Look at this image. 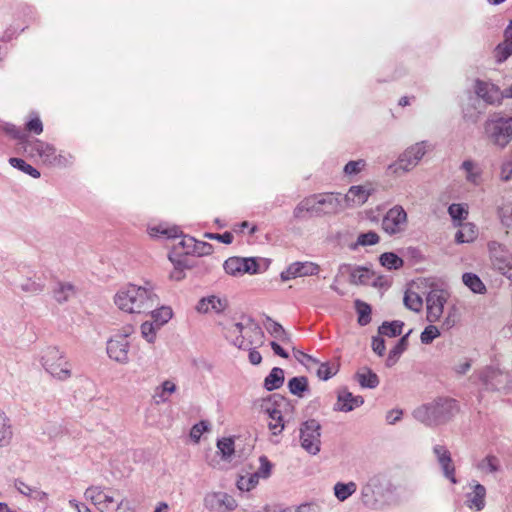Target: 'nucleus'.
<instances>
[{"label": "nucleus", "mask_w": 512, "mask_h": 512, "mask_svg": "<svg viewBox=\"0 0 512 512\" xmlns=\"http://www.w3.org/2000/svg\"><path fill=\"white\" fill-rule=\"evenodd\" d=\"M479 469L487 473H495L499 470V460L496 456L488 455L479 463Z\"/></svg>", "instance_id": "obj_52"}, {"label": "nucleus", "mask_w": 512, "mask_h": 512, "mask_svg": "<svg viewBox=\"0 0 512 512\" xmlns=\"http://www.w3.org/2000/svg\"><path fill=\"white\" fill-rule=\"evenodd\" d=\"M403 411L401 409H392L386 414V421L390 425H394L401 420Z\"/></svg>", "instance_id": "obj_64"}, {"label": "nucleus", "mask_w": 512, "mask_h": 512, "mask_svg": "<svg viewBox=\"0 0 512 512\" xmlns=\"http://www.w3.org/2000/svg\"><path fill=\"white\" fill-rule=\"evenodd\" d=\"M457 410L456 401L450 398H438L417 407L413 417L429 427H435L450 421Z\"/></svg>", "instance_id": "obj_2"}, {"label": "nucleus", "mask_w": 512, "mask_h": 512, "mask_svg": "<svg viewBox=\"0 0 512 512\" xmlns=\"http://www.w3.org/2000/svg\"><path fill=\"white\" fill-rule=\"evenodd\" d=\"M335 281L339 285H352V286H368L377 285L383 286L380 282V277H375L374 272L362 266H355L351 264H342L338 269Z\"/></svg>", "instance_id": "obj_6"}, {"label": "nucleus", "mask_w": 512, "mask_h": 512, "mask_svg": "<svg viewBox=\"0 0 512 512\" xmlns=\"http://www.w3.org/2000/svg\"><path fill=\"white\" fill-rule=\"evenodd\" d=\"M217 448L224 460H229L234 454V441L232 438H222L217 441Z\"/></svg>", "instance_id": "obj_51"}, {"label": "nucleus", "mask_w": 512, "mask_h": 512, "mask_svg": "<svg viewBox=\"0 0 512 512\" xmlns=\"http://www.w3.org/2000/svg\"><path fill=\"white\" fill-rule=\"evenodd\" d=\"M224 270L227 274L238 276L245 273L255 274L260 271V263L257 258L230 257L224 262Z\"/></svg>", "instance_id": "obj_14"}, {"label": "nucleus", "mask_w": 512, "mask_h": 512, "mask_svg": "<svg viewBox=\"0 0 512 512\" xmlns=\"http://www.w3.org/2000/svg\"><path fill=\"white\" fill-rule=\"evenodd\" d=\"M174 250H178L182 256L183 254H193L202 257L210 255L213 252V246L208 242L196 240L194 237H184Z\"/></svg>", "instance_id": "obj_18"}, {"label": "nucleus", "mask_w": 512, "mask_h": 512, "mask_svg": "<svg viewBox=\"0 0 512 512\" xmlns=\"http://www.w3.org/2000/svg\"><path fill=\"white\" fill-rule=\"evenodd\" d=\"M259 482V477L253 473H246L244 475H240L237 480V487L241 491H250L256 487Z\"/></svg>", "instance_id": "obj_49"}, {"label": "nucleus", "mask_w": 512, "mask_h": 512, "mask_svg": "<svg viewBox=\"0 0 512 512\" xmlns=\"http://www.w3.org/2000/svg\"><path fill=\"white\" fill-rule=\"evenodd\" d=\"M356 490L357 485L352 481L348 483L338 482L334 486L335 497L341 502L348 499L352 494L356 492Z\"/></svg>", "instance_id": "obj_37"}, {"label": "nucleus", "mask_w": 512, "mask_h": 512, "mask_svg": "<svg viewBox=\"0 0 512 512\" xmlns=\"http://www.w3.org/2000/svg\"><path fill=\"white\" fill-rule=\"evenodd\" d=\"M468 207L466 204L453 203L448 207V214L453 220L454 226L462 223L468 217Z\"/></svg>", "instance_id": "obj_41"}, {"label": "nucleus", "mask_w": 512, "mask_h": 512, "mask_svg": "<svg viewBox=\"0 0 512 512\" xmlns=\"http://www.w3.org/2000/svg\"><path fill=\"white\" fill-rule=\"evenodd\" d=\"M41 361L45 370L53 377L66 380L71 376V365L57 347L46 348L43 351Z\"/></svg>", "instance_id": "obj_9"}, {"label": "nucleus", "mask_w": 512, "mask_h": 512, "mask_svg": "<svg viewBox=\"0 0 512 512\" xmlns=\"http://www.w3.org/2000/svg\"><path fill=\"white\" fill-rule=\"evenodd\" d=\"M502 377V372L491 366H487L479 372V379L487 390H497L502 383Z\"/></svg>", "instance_id": "obj_26"}, {"label": "nucleus", "mask_w": 512, "mask_h": 512, "mask_svg": "<svg viewBox=\"0 0 512 512\" xmlns=\"http://www.w3.org/2000/svg\"><path fill=\"white\" fill-rule=\"evenodd\" d=\"M462 281L468 288H485L480 278L474 273H464Z\"/></svg>", "instance_id": "obj_56"}, {"label": "nucleus", "mask_w": 512, "mask_h": 512, "mask_svg": "<svg viewBox=\"0 0 512 512\" xmlns=\"http://www.w3.org/2000/svg\"><path fill=\"white\" fill-rule=\"evenodd\" d=\"M455 227H459L458 231L455 234L456 243H470L477 238L478 230L473 223H457Z\"/></svg>", "instance_id": "obj_30"}, {"label": "nucleus", "mask_w": 512, "mask_h": 512, "mask_svg": "<svg viewBox=\"0 0 512 512\" xmlns=\"http://www.w3.org/2000/svg\"><path fill=\"white\" fill-rule=\"evenodd\" d=\"M73 162V156L69 153L60 152L56 153L55 160L52 161L51 166L67 167Z\"/></svg>", "instance_id": "obj_59"}, {"label": "nucleus", "mask_w": 512, "mask_h": 512, "mask_svg": "<svg viewBox=\"0 0 512 512\" xmlns=\"http://www.w3.org/2000/svg\"><path fill=\"white\" fill-rule=\"evenodd\" d=\"M221 325L226 339L239 349H249L255 344L263 343L264 333L251 317L243 316L240 322Z\"/></svg>", "instance_id": "obj_1"}, {"label": "nucleus", "mask_w": 512, "mask_h": 512, "mask_svg": "<svg viewBox=\"0 0 512 512\" xmlns=\"http://www.w3.org/2000/svg\"><path fill=\"white\" fill-rule=\"evenodd\" d=\"M227 300L225 298H219L214 295L209 296L207 298H202L197 306L196 310L199 313H208L209 311H214L216 313H220L227 307Z\"/></svg>", "instance_id": "obj_29"}, {"label": "nucleus", "mask_w": 512, "mask_h": 512, "mask_svg": "<svg viewBox=\"0 0 512 512\" xmlns=\"http://www.w3.org/2000/svg\"><path fill=\"white\" fill-rule=\"evenodd\" d=\"M403 326L404 323L400 320L392 322L385 321L379 326L378 333L383 336L396 337L402 333Z\"/></svg>", "instance_id": "obj_38"}, {"label": "nucleus", "mask_w": 512, "mask_h": 512, "mask_svg": "<svg viewBox=\"0 0 512 512\" xmlns=\"http://www.w3.org/2000/svg\"><path fill=\"white\" fill-rule=\"evenodd\" d=\"M447 300L446 290H430L426 297L427 313L430 321H436L443 313Z\"/></svg>", "instance_id": "obj_19"}, {"label": "nucleus", "mask_w": 512, "mask_h": 512, "mask_svg": "<svg viewBox=\"0 0 512 512\" xmlns=\"http://www.w3.org/2000/svg\"><path fill=\"white\" fill-rule=\"evenodd\" d=\"M131 331V327L125 328L123 333H118L107 341L106 350L109 358L120 364L128 363L130 349L128 336Z\"/></svg>", "instance_id": "obj_12"}, {"label": "nucleus", "mask_w": 512, "mask_h": 512, "mask_svg": "<svg viewBox=\"0 0 512 512\" xmlns=\"http://www.w3.org/2000/svg\"><path fill=\"white\" fill-rule=\"evenodd\" d=\"M365 165H366V162L363 159H359V160H356V161H349L344 166V173L346 175L357 174V173L361 172L364 169Z\"/></svg>", "instance_id": "obj_58"}, {"label": "nucleus", "mask_w": 512, "mask_h": 512, "mask_svg": "<svg viewBox=\"0 0 512 512\" xmlns=\"http://www.w3.org/2000/svg\"><path fill=\"white\" fill-rule=\"evenodd\" d=\"M294 356L301 364H303L310 371H312L313 369V364H317L316 358L300 350H294Z\"/></svg>", "instance_id": "obj_55"}, {"label": "nucleus", "mask_w": 512, "mask_h": 512, "mask_svg": "<svg viewBox=\"0 0 512 512\" xmlns=\"http://www.w3.org/2000/svg\"><path fill=\"white\" fill-rule=\"evenodd\" d=\"M172 315V309L168 306H162L151 312L152 320L159 329L172 318Z\"/></svg>", "instance_id": "obj_44"}, {"label": "nucleus", "mask_w": 512, "mask_h": 512, "mask_svg": "<svg viewBox=\"0 0 512 512\" xmlns=\"http://www.w3.org/2000/svg\"><path fill=\"white\" fill-rule=\"evenodd\" d=\"M288 389L291 394L303 397L304 392L308 391V379L304 376L293 377L288 381Z\"/></svg>", "instance_id": "obj_40"}, {"label": "nucleus", "mask_w": 512, "mask_h": 512, "mask_svg": "<svg viewBox=\"0 0 512 512\" xmlns=\"http://www.w3.org/2000/svg\"><path fill=\"white\" fill-rule=\"evenodd\" d=\"M412 330H410L407 334L402 336L397 344L393 347L392 350L389 352L388 359L386 361L387 366H392L396 363L399 356L407 349L408 347V337L411 334Z\"/></svg>", "instance_id": "obj_36"}, {"label": "nucleus", "mask_w": 512, "mask_h": 512, "mask_svg": "<svg viewBox=\"0 0 512 512\" xmlns=\"http://www.w3.org/2000/svg\"><path fill=\"white\" fill-rule=\"evenodd\" d=\"M159 328H156L154 322H144L141 325V334L149 343H153L156 338V332Z\"/></svg>", "instance_id": "obj_54"}, {"label": "nucleus", "mask_w": 512, "mask_h": 512, "mask_svg": "<svg viewBox=\"0 0 512 512\" xmlns=\"http://www.w3.org/2000/svg\"><path fill=\"white\" fill-rule=\"evenodd\" d=\"M260 467L257 471H255V474L262 479H267L270 477L272 472V463L268 460L266 456H261L259 458Z\"/></svg>", "instance_id": "obj_53"}, {"label": "nucleus", "mask_w": 512, "mask_h": 512, "mask_svg": "<svg viewBox=\"0 0 512 512\" xmlns=\"http://www.w3.org/2000/svg\"><path fill=\"white\" fill-rule=\"evenodd\" d=\"M312 370L315 371L319 379L326 381L337 374L339 371V365L331 364L330 362L321 363L317 360V364H313Z\"/></svg>", "instance_id": "obj_34"}, {"label": "nucleus", "mask_w": 512, "mask_h": 512, "mask_svg": "<svg viewBox=\"0 0 512 512\" xmlns=\"http://www.w3.org/2000/svg\"><path fill=\"white\" fill-rule=\"evenodd\" d=\"M355 310L358 314V324L366 326L371 322V306L362 300H355Z\"/></svg>", "instance_id": "obj_39"}, {"label": "nucleus", "mask_w": 512, "mask_h": 512, "mask_svg": "<svg viewBox=\"0 0 512 512\" xmlns=\"http://www.w3.org/2000/svg\"><path fill=\"white\" fill-rule=\"evenodd\" d=\"M473 88L477 97L483 100L487 105L498 106L502 103V90L491 81L477 79L474 82Z\"/></svg>", "instance_id": "obj_15"}, {"label": "nucleus", "mask_w": 512, "mask_h": 512, "mask_svg": "<svg viewBox=\"0 0 512 512\" xmlns=\"http://www.w3.org/2000/svg\"><path fill=\"white\" fill-rule=\"evenodd\" d=\"M170 259L175 264V268L173 272L171 273V277L176 280H180L184 278V271L183 266H187V259L183 260L182 255L179 253L178 250H173V252L170 255Z\"/></svg>", "instance_id": "obj_46"}, {"label": "nucleus", "mask_w": 512, "mask_h": 512, "mask_svg": "<svg viewBox=\"0 0 512 512\" xmlns=\"http://www.w3.org/2000/svg\"><path fill=\"white\" fill-rule=\"evenodd\" d=\"M176 391V385L170 381L166 380L164 381L160 387H158L154 394V399L157 404L164 403L168 401L169 394H172Z\"/></svg>", "instance_id": "obj_43"}, {"label": "nucleus", "mask_w": 512, "mask_h": 512, "mask_svg": "<svg viewBox=\"0 0 512 512\" xmlns=\"http://www.w3.org/2000/svg\"><path fill=\"white\" fill-rule=\"evenodd\" d=\"M320 267L314 262H293L281 272L280 277L282 281H290L299 277L317 275Z\"/></svg>", "instance_id": "obj_17"}, {"label": "nucleus", "mask_w": 512, "mask_h": 512, "mask_svg": "<svg viewBox=\"0 0 512 512\" xmlns=\"http://www.w3.org/2000/svg\"><path fill=\"white\" fill-rule=\"evenodd\" d=\"M13 438V430L9 417L0 408V447H6Z\"/></svg>", "instance_id": "obj_32"}, {"label": "nucleus", "mask_w": 512, "mask_h": 512, "mask_svg": "<svg viewBox=\"0 0 512 512\" xmlns=\"http://www.w3.org/2000/svg\"><path fill=\"white\" fill-rule=\"evenodd\" d=\"M460 169L464 172L465 179L468 183L475 186L481 184L483 171L477 162L471 159L464 160L460 166Z\"/></svg>", "instance_id": "obj_28"}, {"label": "nucleus", "mask_w": 512, "mask_h": 512, "mask_svg": "<svg viewBox=\"0 0 512 512\" xmlns=\"http://www.w3.org/2000/svg\"><path fill=\"white\" fill-rule=\"evenodd\" d=\"M487 140L499 149H504L512 142V117L493 113L483 124Z\"/></svg>", "instance_id": "obj_4"}, {"label": "nucleus", "mask_w": 512, "mask_h": 512, "mask_svg": "<svg viewBox=\"0 0 512 512\" xmlns=\"http://www.w3.org/2000/svg\"><path fill=\"white\" fill-rule=\"evenodd\" d=\"M503 37L504 40L493 51L494 59L499 64L505 62L512 55V20L505 28Z\"/></svg>", "instance_id": "obj_23"}, {"label": "nucleus", "mask_w": 512, "mask_h": 512, "mask_svg": "<svg viewBox=\"0 0 512 512\" xmlns=\"http://www.w3.org/2000/svg\"><path fill=\"white\" fill-rule=\"evenodd\" d=\"M408 226V215L404 207L397 204L391 207L383 216L382 230L389 236L402 234Z\"/></svg>", "instance_id": "obj_11"}, {"label": "nucleus", "mask_w": 512, "mask_h": 512, "mask_svg": "<svg viewBox=\"0 0 512 512\" xmlns=\"http://www.w3.org/2000/svg\"><path fill=\"white\" fill-rule=\"evenodd\" d=\"M9 164L13 168L18 169L35 179L39 178L41 175L40 172L36 168H34L33 166H31L30 164H28L26 161H24L21 158L12 157L9 159Z\"/></svg>", "instance_id": "obj_45"}, {"label": "nucleus", "mask_w": 512, "mask_h": 512, "mask_svg": "<svg viewBox=\"0 0 512 512\" xmlns=\"http://www.w3.org/2000/svg\"><path fill=\"white\" fill-rule=\"evenodd\" d=\"M6 131L20 140L24 152L31 157H39L41 161L51 166L55 160L56 149L53 145L43 142L40 139H28L21 131L13 125H7Z\"/></svg>", "instance_id": "obj_7"}, {"label": "nucleus", "mask_w": 512, "mask_h": 512, "mask_svg": "<svg viewBox=\"0 0 512 512\" xmlns=\"http://www.w3.org/2000/svg\"><path fill=\"white\" fill-rule=\"evenodd\" d=\"M356 379L361 387L374 389L379 385V378L371 369L364 367L356 373Z\"/></svg>", "instance_id": "obj_33"}, {"label": "nucleus", "mask_w": 512, "mask_h": 512, "mask_svg": "<svg viewBox=\"0 0 512 512\" xmlns=\"http://www.w3.org/2000/svg\"><path fill=\"white\" fill-rule=\"evenodd\" d=\"M379 261L383 267H385L389 270L400 269L404 264V261L402 260V258H400L398 255H396L393 252H385V253L381 254L379 257Z\"/></svg>", "instance_id": "obj_42"}, {"label": "nucleus", "mask_w": 512, "mask_h": 512, "mask_svg": "<svg viewBox=\"0 0 512 512\" xmlns=\"http://www.w3.org/2000/svg\"><path fill=\"white\" fill-rule=\"evenodd\" d=\"M204 506L210 511L229 512L237 507V502L225 492H211L204 497Z\"/></svg>", "instance_id": "obj_16"}, {"label": "nucleus", "mask_w": 512, "mask_h": 512, "mask_svg": "<svg viewBox=\"0 0 512 512\" xmlns=\"http://www.w3.org/2000/svg\"><path fill=\"white\" fill-rule=\"evenodd\" d=\"M84 497L90 500L100 512H107L110 504L114 502L113 496L103 492L100 486H90L84 492Z\"/></svg>", "instance_id": "obj_22"}, {"label": "nucleus", "mask_w": 512, "mask_h": 512, "mask_svg": "<svg viewBox=\"0 0 512 512\" xmlns=\"http://www.w3.org/2000/svg\"><path fill=\"white\" fill-rule=\"evenodd\" d=\"M275 403L271 401L265 402L262 407L264 411L267 413L271 421L268 426L269 429L273 432L274 435H277L282 432L284 429L283 418L281 411L275 406Z\"/></svg>", "instance_id": "obj_27"}, {"label": "nucleus", "mask_w": 512, "mask_h": 512, "mask_svg": "<svg viewBox=\"0 0 512 512\" xmlns=\"http://www.w3.org/2000/svg\"><path fill=\"white\" fill-rule=\"evenodd\" d=\"M372 349L377 355L383 356L386 350L384 339L381 337H373Z\"/></svg>", "instance_id": "obj_63"}, {"label": "nucleus", "mask_w": 512, "mask_h": 512, "mask_svg": "<svg viewBox=\"0 0 512 512\" xmlns=\"http://www.w3.org/2000/svg\"><path fill=\"white\" fill-rule=\"evenodd\" d=\"M380 237L374 231H368L366 233H361L357 237V241L354 245L351 246L352 249H356L357 246H371L375 245L379 242Z\"/></svg>", "instance_id": "obj_50"}, {"label": "nucleus", "mask_w": 512, "mask_h": 512, "mask_svg": "<svg viewBox=\"0 0 512 512\" xmlns=\"http://www.w3.org/2000/svg\"><path fill=\"white\" fill-rule=\"evenodd\" d=\"M403 301L408 309L415 312L420 311L423 305L422 297L414 290H405Z\"/></svg>", "instance_id": "obj_48"}, {"label": "nucleus", "mask_w": 512, "mask_h": 512, "mask_svg": "<svg viewBox=\"0 0 512 512\" xmlns=\"http://www.w3.org/2000/svg\"><path fill=\"white\" fill-rule=\"evenodd\" d=\"M150 235L151 236H155V237H165V238H176V237H179L181 235V231L179 229V227L177 226H172V227H164L162 225H159V226H155V227H151L150 230Z\"/></svg>", "instance_id": "obj_47"}, {"label": "nucleus", "mask_w": 512, "mask_h": 512, "mask_svg": "<svg viewBox=\"0 0 512 512\" xmlns=\"http://www.w3.org/2000/svg\"><path fill=\"white\" fill-rule=\"evenodd\" d=\"M394 491L395 487L389 477L383 473H377L371 476L362 487L361 501L367 508L379 509L380 498L392 494Z\"/></svg>", "instance_id": "obj_5"}, {"label": "nucleus", "mask_w": 512, "mask_h": 512, "mask_svg": "<svg viewBox=\"0 0 512 512\" xmlns=\"http://www.w3.org/2000/svg\"><path fill=\"white\" fill-rule=\"evenodd\" d=\"M150 290H119L115 295V304L122 311L141 313L154 305Z\"/></svg>", "instance_id": "obj_8"}, {"label": "nucleus", "mask_w": 512, "mask_h": 512, "mask_svg": "<svg viewBox=\"0 0 512 512\" xmlns=\"http://www.w3.org/2000/svg\"><path fill=\"white\" fill-rule=\"evenodd\" d=\"M472 491L466 494V506L474 511H481L485 507L486 488L476 481L471 483Z\"/></svg>", "instance_id": "obj_24"}, {"label": "nucleus", "mask_w": 512, "mask_h": 512, "mask_svg": "<svg viewBox=\"0 0 512 512\" xmlns=\"http://www.w3.org/2000/svg\"><path fill=\"white\" fill-rule=\"evenodd\" d=\"M370 196L369 190L363 186H351L348 192L342 196V209L345 207L361 206Z\"/></svg>", "instance_id": "obj_25"}, {"label": "nucleus", "mask_w": 512, "mask_h": 512, "mask_svg": "<svg viewBox=\"0 0 512 512\" xmlns=\"http://www.w3.org/2000/svg\"><path fill=\"white\" fill-rule=\"evenodd\" d=\"M429 149H431V145L427 141L415 143L401 153L398 161L389 165L388 169L394 173L408 172L418 165Z\"/></svg>", "instance_id": "obj_10"}, {"label": "nucleus", "mask_w": 512, "mask_h": 512, "mask_svg": "<svg viewBox=\"0 0 512 512\" xmlns=\"http://www.w3.org/2000/svg\"><path fill=\"white\" fill-rule=\"evenodd\" d=\"M439 335H440L439 329L434 325H429L421 333V342L423 344H429L435 338H437Z\"/></svg>", "instance_id": "obj_57"}, {"label": "nucleus", "mask_w": 512, "mask_h": 512, "mask_svg": "<svg viewBox=\"0 0 512 512\" xmlns=\"http://www.w3.org/2000/svg\"><path fill=\"white\" fill-rule=\"evenodd\" d=\"M26 129L29 132L34 133L36 135H40L43 132V124H42V121L40 120L38 115H36L35 117L31 118L26 123Z\"/></svg>", "instance_id": "obj_60"}, {"label": "nucleus", "mask_w": 512, "mask_h": 512, "mask_svg": "<svg viewBox=\"0 0 512 512\" xmlns=\"http://www.w3.org/2000/svg\"><path fill=\"white\" fill-rule=\"evenodd\" d=\"M364 403L362 396H354L346 388L338 391L337 402L334 405L335 411L350 412Z\"/></svg>", "instance_id": "obj_21"}, {"label": "nucleus", "mask_w": 512, "mask_h": 512, "mask_svg": "<svg viewBox=\"0 0 512 512\" xmlns=\"http://www.w3.org/2000/svg\"><path fill=\"white\" fill-rule=\"evenodd\" d=\"M208 430V423L206 421H201L197 424H195L190 431V437L195 441L198 442L201 435Z\"/></svg>", "instance_id": "obj_61"}, {"label": "nucleus", "mask_w": 512, "mask_h": 512, "mask_svg": "<svg viewBox=\"0 0 512 512\" xmlns=\"http://www.w3.org/2000/svg\"><path fill=\"white\" fill-rule=\"evenodd\" d=\"M433 452L442 469L443 475L449 479L451 483L456 484L457 479L455 477V466L452 462L449 450L443 445H435L433 447Z\"/></svg>", "instance_id": "obj_20"}, {"label": "nucleus", "mask_w": 512, "mask_h": 512, "mask_svg": "<svg viewBox=\"0 0 512 512\" xmlns=\"http://www.w3.org/2000/svg\"><path fill=\"white\" fill-rule=\"evenodd\" d=\"M265 329L267 332L276 340L281 341L282 343H290L291 336L286 330L282 327L281 324L274 321L269 316H266V320L264 322Z\"/></svg>", "instance_id": "obj_31"}, {"label": "nucleus", "mask_w": 512, "mask_h": 512, "mask_svg": "<svg viewBox=\"0 0 512 512\" xmlns=\"http://www.w3.org/2000/svg\"><path fill=\"white\" fill-rule=\"evenodd\" d=\"M342 210V195L334 193L315 194L303 199L294 209L295 218H303L304 213L314 216L335 214Z\"/></svg>", "instance_id": "obj_3"}, {"label": "nucleus", "mask_w": 512, "mask_h": 512, "mask_svg": "<svg viewBox=\"0 0 512 512\" xmlns=\"http://www.w3.org/2000/svg\"><path fill=\"white\" fill-rule=\"evenodd\" d=\"M204 237L211 240H218L224 244H231L233 242V235L231 232H224L223 234L204 233Z\"/></svg>", "instance_id": "obj_62"}, {"label": "nucleus", "mask_w": 512, "mask_h": 512, "mask_svg": "<svg viewBox=\"0 0 512 512\" xmlns=\"http://www.w3.org/2000/svg\"><path fill=\"white\" fill-rule=\"evenodd\" d=\"M284 383V371L279 367H274L264 380V387L268 391L280 388Z\"/></svg>", "instance_id": "obj_35"}, {"label": "nucleus", "mask_w": 512, "mask_h": 512, "mask_svg": "<svg viewBox=\"0 0 512 512\" xmlns=\"http://www.w3.org/2000/svg\"><path fill=\"white\" fill-rule=\"evenodd\" d=\"M320 429L319 422L310 419L304 422L300 428L301 446L310 454H317L320 451Z\"/></svg>", "instance_id": "obj_13"}]
</instances>
